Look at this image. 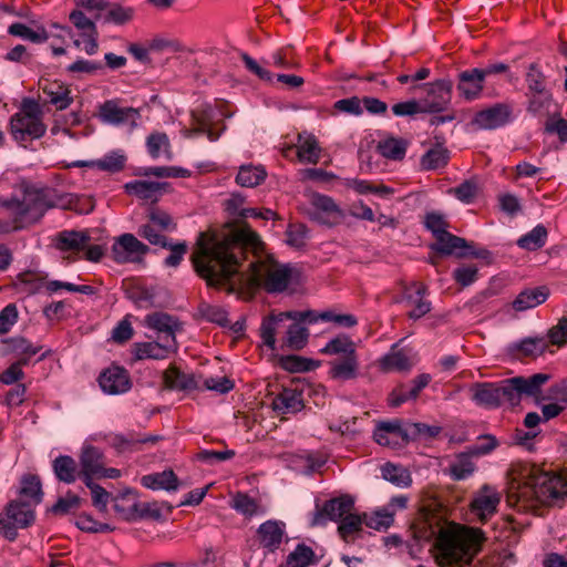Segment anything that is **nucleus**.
I'll return each instance as SVG.
<instances>
[{
	"label": "nucleus",
	"instance_id": "16",
	"mask_svg": "<svg viewBox=\"0 0 567 567\" xmlns=\"http://www.w3.org/2000/svg\"><path fill=\"white\" fill-rule=\"evenodd\" d=\"M374 441L382 446L399 449L409 443L406 426L400 420L380 422L373 432Z\"/></svg>",
	"mask_w": 567,
	"mask_h": 567
},
{
	"label": "nucleus",
	"instance_id": "53",
	"mask_svg": "<svg viewBox=\"0 0 567 567\" xmlns=\"http://www.w3.org/2000/svg\"><path fill=\"white\" fill-rule=\"evenodd\" d=\"M231 507L247 517L257 515L260 508L257 501L245 493H237L233 497Z\"/></svg>",
	"mask_w": 567,
	"mask_h": 567
},
{
	"label": "nucleus",
	"instance_id": "58",
	"mask_svg": "<svg viewBox=\"0 0 567 567\" xmlns=\"http://www.w3.org/2000/svg\"><path fill=\"white\" fill-rule=\"evenodd\" d=\"M309 332L306 327L292 323L287 330V344L293 350L302 349L308 340Z\"/></svg>",
	"mask_w": 567,
	"mask_h": 567
},
{
	"label": "nucleus",
	"instance_id": "19",
	"mask_svg": "<svg viewBox=\"0 0 567 567\" xmlns=\"http://www.w3.org/2000/svg\"><path fill=\"white\" fill-rule=\"evenodd\" d=\"M178 351L176 338L158 341L138 342L134 346V357L137 360L153 359L164 360Z\"/></svg>",
	"mask_w": 567,
	"mask_h": 567
},
{
	"label": "nucleus",
	"instance_id": "61",
	"mask_svg": "<svg viewBox=\"0 0 567 567\" xmlns=\"http://www.w3.org/2000/svg\"><path fill=\"white\" fill-rule=\"evenodd\" d=\"M137 234L142 238L146 239L151 245L161 247H166L168 245L167 237L162 235L161 230H158L150 220L148 223L140 226Z\"/></svg>",
	"mask_w": 567,
	"mask_h": 567
},
{
	"label": "nucleus",
	"instance_id": "17",
	"mask_svg": "<svg viewBox=\"0 0 567 567\" xmlns=\"http://www.w3.org/2000/svg\"><path fill=\"white\" fill-rule=\"evenodd\" d=\"M426 295L427 288L423 284L413 282L404 288L401 301L411 308L408 312L410 319L417 320L431 311L432 303L425 298Z\"/></svg>",
	"mask_w": 567,
	"mask_h": 567
},
{
	"label": "nucleus",
	"instance_id": "34",
	"mask_svg": "<svg viewBox=\"0 0 567 567\" xmlns=\"http://www.w3.org/2000/svg\"><path fill=\"white\" fill-rule=\"evenodd\" d=\"M549 297V289L546 286L528 288L518 293L513 301L516 311H525L544 303Z\"/></svg>",
	"mask_w": 567,
	"mask_h": 567
},
{
	"label": "nucleus",
	"instance_id": "52",
	"mask_svg": "<svg viewBox=\"0 0 567 567\" xmlns=\"http://www.w3.org/2000/svg\"><path fill=\"white\" fill-rule=\"evenodd\" d=\"M364 517L360 515L349 513L341 519L338 532L341 538L346 542H350L351 537L361 530Z\"/></svg>",
	"mask_w": 567,
	"mask_h": 567
},
{
	"label": "nucleus",
	"instance_id": "38",
	"mask_svg": "<svg viewBox=\"0 0 567 567\" xmlns=\"http://www.w3.org/2000/svg\"><path fill=\"white\" fill-rule=\"evenodd\" d=\"M409 142L401 137H386L378 143L377 150L381 156L391 161H402L405 157Z\"/></svg>",
	"mask_w": 567,
	"mask_h": 567
},
{
	"label": "nucleus",
	"instance_id": "37",
	"mask_svg": "<svg viewBox=\"0 0 567 567\" xmlns=\"http://www.w3.org/2000/svg\"><path fill=\"white\" fill-rule=\"evenodd\" d=\"M449 161L450 151L437 143L422 155L420 166L423 171H440L446 167Z\"/></svg>",
	"mask_w": 567,
	"mask_h": 567
},
{
	"label": "nucleus",
	"instance_id": "20",
	"mask_svg": "<svg viewBox=\"0 0 567 567\" xmlns=\"http://www.w3.org/2000/svg\"><path fill=\"white\" fill-rule=\"evenodd\" d=\"M353 504V498L349 495H342L326 502L323 507L315 513L312 525H323L327 519L334 522L343 519L351 512Z\"/></svg>",
	"mask_w": 567,
	"mask_h": 567
},
{
	"label": "nucleus",
	"instance_id": "35",
	"mask_svg": "<svg viewBox=\"0 0 567 567\" xmlns=\"http://www.w3.org/2000/svg\"><path fill=\"white\" fill-rule=\"evenodd\" d=\"M297 155L301 163L317 164L320 159L321 147L315 135L309 133L298 134Z\"/></svg>",
	"mask_w": 567,
	"mask_h": 567
},
{
	"label": "nucleus",
	"instance_id": "12",
	"mask_svg": "<svg viewBox=\"0 0 567 567\" xmlns=\"http://www.w3.org/2000/svg\"><path fill=\"white\" fill-rule=\"evenodd\" d=\"M113 508L121 519L132 522L145 517L150 512V504L141 503L137 492L127 488L113 497Z\"/></svg>",
	"mask_w": 567,
	"mask_h": 567
},
{
	"label": "nucleus",
	"instance_id": "42",
	"mask_svg": "<svg viewBox=\"0 0 567 567\" xmlns=\"http://www.w3.org/2000/svg\"><path fill=\"white\" fill-rule=\"evenodd\" d=\"M267 173L261 165L246 164L239 167L236 182L243 187H255L264 182Z\"/></svg>",
	"mask_w": 567,
	"mask_h": 567
},
{
	"label": "nucleus",
	"instance_id": "39",
	"mask_svg": "<svg viewBox=\"0 0 567 567\" xmlns=\"http://www.w3.org/2000/svg\"><path fill=\"white\" fill-rule=\"evenodd\" d=\"M166 183L148 182V181H133L124 185L128 194H134L137 197L146 200H155Z\"/></svg>",
	"mask_w": 567,
	"mask_h": 567
},
{
	"label": "nucleus",
	"instance_id": "15",
	"mask_svg": "<svg viewBox=\"0 0 567 567\" xmlns=\"http://www.w3.org/2000/svg\"><path fill=\"white\" fill-rule=\"evenodd\" d=\"M550 378L551 377L548 373H536L529 378L515 377L508 379L512 390L508 393L509 396H512L511 405H518L523 394L528 396H536L540 392L542 386L548 382Z\"/></svg>",
	"mask_w": 567,
	"mask_h": 567
},
{
	"label": "nucleus",
	"instance_id": "40",
	"mask_svg": "<svg viewBox=\"0 0 567 567\" xmlns=\"http://www.w3.org/2000/svg\"><path fill=\"white\" fill-rule=\"evenodd\" d=\"M466 247L467 243L464 238L457 237L447 230L437 237L436 243L432 246L434 250L442 255L457 254L460 256H463L464 252H458V250L465 249Z\"/></svg>",
	"mask_w": 567,
	"mask_h": 567
},
{
	"label": "nucleus",
	"instance_id": "29",
	"mask_svg": "<svg viewBox=\"0 0 567 567\" xmlns=\"http://www.w3.org/2000/svg\"><path fill=\"white\" fill-rule=\"evenodd\" d=\"M164 381L166 386L172 390L192 391L200 389V378L193 373H184L176 367H171L165 371Z\"/></svg>",
	"mask_w": 567,
	"mask_h": 567
},
{
	"label": "nucleus",
	"instance_id": "44",
	"mask_svg": "<svg viewBox=\"0 0 567 567\" xmlns=\"http://www.w3.org/2000/svg\"><path fill=\"white\" fill-rule=\"evenodd\" d=\"M126 156L121 151H113L102 158L92 161L91 166L100 171L116 173L124 168Z\"/></svg>",
	"mask_w": 567,
	"mask_h": 567
},
{
	"label": "nucleus",
	"instance_id": "22",
	"mask_svg": "<svg viewBox=\"0 0 567 567\" xmlns=\"http://www.w3.org/2000/svg\"><path fill=\"white\" fill-rule=\"evenodd\" d=\"M272 410L278 414H295L305 408L302 391L284 388L271 402Z\"/></svg>",
	"mask_w": 567,
	"mask_h": 567
},
{
	"label": "nucleus",
	"instance_id": "60",
	"mask_svg": "<svg viewBox=\"0 0 567 567\" xmlns=\"http://www.w3.org/2000/svg\"><path fill=\"white\" fill-rule=\"evenodd\" d=\"M514 348L525 355H533L543 353L547 348V342L544 337H529L516 343Z\"/></svg>",
	"mask_w": 567,
	"mask_h": 567
},
{
	"label": "nucleus",
	"instance_id": "41",
	"mask_svg": "<svg viewBox=\"0 0 567 567\" xmlns=\"http://www.w3.org/2000/svg\"><path fill=\"white\" fill-rule=\"evenodd\" d=\"M19 494L25 498V503H31L34 507L39 505L43 496L40 478L35 475L23 476Z\"/></svg>",
	"mask_w": 567,
	"mask_h": 567
},
{
	"label": "nucleus",
	"instance_id": "56",
	"mask_svg": "<svg viewBox=\"0 0 567 567\" xmlns=\"http://www.w3.org/2000/svg\"><path fill=\"white\" fill-rule=\"evenodd\" d=\"M393 520V513L390 511V508L378 509L371 516L364 515V524L368 527L377 530L389 528Z\"/></svg>",
	"mask_w": 567,
	"mask_h": 567
},
{
	"label": "nucleus",
	"instance_id": "23",
	"mask_svg": "<svg viewBox=\"0 0 567 567\" xmlns=\"http://www.w3.org/2000/svg\"><path fill=\"white\" fill-rule=\"evenodd\" d=\"M144 324L148 329L155 330L163 336L158 339L176 338V332L182 331L181 322L173 316L165 312H153L144 318Z\"/></svg>",
	"mask_w": 567,
	"mask_h": 567
},
{
	"label": "nucleus",
	"instance_id": "1",
	"mask_svg": "<svg viewBox=\"0 0 567 567\" xmlns=\"http://www.w3.org/2000/svg\"><path fill=\"white\" fill-rule=\"evenodd\" d=\"M264 244L248 225L227 226L208 239L202 233L192 261L210 288L250 299L259 287L269 293L285 291L293 269L271 258L261 259Z\"/></svg>",
	"mask_w": 567,
	"mask_h": 567
},
{
	"label": "nucleus",
	"instance_id": "45",
	"mask_svg": "<svg viewBox=\"0 0 567 567\" xmlns=\"http://www.w3.org/2000/svg\"><path fill=\"white\" fill-rule=\"evenodd\" d=\"M320 352L329 355L343 354L344 357L357 354L354 342L346 336H339L330 340Z\"/></svg>",
	"mask_w": 567,
	"mask_h": 567
},
{
	"label": "nucleus",
	"instance_id": "6",
	"mask_svg": "<svg viewBox=\"0 0 567 567\" xmlns=\"http://www.w3.org/2000/svg\"><path fill=\"white\" fill-rule=\"evenodd\" d=\"M35 519L34 506L20 499L11 501L0 514V533L9 540H14L19 528H27Z\"/></svg>",
	"mask_w": 567,
	"mask_h": 567
},
{
	"label": "nucleus",
	"instance_id": "14",
	"mask_svg": "<svg viewBox=\"0 0 567 567\" xmlns=\"http://www.w3.org/2000/svg\"><path fill=\"white\" fill-rule=\"evenodd\" d=\"M501 494L496 488L484 485L474 495L471 511L481 523H485L496 514Z\"/></svg>",
	"mask_w": 567,
	"mask_h": 567
},
{
	"label": "nucleus",
	"instance_id": "55",
	"mask_svg": "<svg viewBox=\"0 0 567 567\" xmlns=\"http://www.w3.org/2000/svg\"><path fill=\"white\" fill-rule=\"evenodd\" d=\"M83 503V499L73 494L72 492H68L65 496L60 497L56 503L52 506L51 511L58 515H66L69 513L78 511Z\"/></svg>",
	"mask_w": 567,
	"mask_h": 567
},
{
	"label": "nucleus",
	"instance_id": "25",
	"mask_svg": "<svg viewBox=\"0 0 567 567\" xmlns=\"http://www.w3.org/2000/svg\"><path fill=\"white\" fill-rule=\"evenodd\" d=\"M483 83L484 73L481 69L465 70L458 75L457 90L464 99L472 101L480 96Z\"/></svg>",
	"mask_w": 567,
	"mask_h": 567
},
{
	"label": "nucleus",
	"instance_id": "63",
	"mask_svg": "<svg viewBox=\"0 0 567 567\" xmlns=\"http://www.w3.org/2000/svg\"><path fill=\"white\" fill-rule=\"evenodd\" d=\"M147 217L161 231H173L176 229V224L172 216L159 208H151Z\"/></svg>",
	"mask_w": 567,
	"mask_h": 567
},
{
	"label": "nucleus",
	"instance_id": "49",
	"mask_svg": "<svg viewBox=\"0 0 567 567\" xmlns=\"http://www.w3.org/2000/svg\"><path fill=\"white\" fill-rule=\"evenodd\" d=\"M381 368L385 371H404L411 368V361L403 350H395L393 348L392 351L381 359Z\"/></svg>",
	"mask_w": 567,
	"mask_h": 567
},
{
	"label": "nucleus",
	"instance_id": "57",
	"mask_svg": "<svg viewBox=\"0 0 567 567\" xmlns=\"http://www.w3.org/2000/svg\"><path fill=\"white\" fill-rule=\"evenodd\" d=\"M133 16V8L123 7L120 4H112L107 8V12L104 16V22L114 24H125L132 20Z\"/></svg>",
	"mask_w": 567,
	"mask_h": 567
},
{
	"label": "nucleus",
	"instance_id": "62",
	"mask_svg": "<svg viewBox=\"0 0 567 567\" xmlns=\"http://www.w3.org/2000/svg\"><path fill=\"white\" fill-rule=\"evenodd\" d=\"M313 557V550L306 545H298L287 557V564L290 567H307Z\"/></svg>",
	"mask_w": 567,
	"mask_h": 567
},
{
	"label": "nucleus",
	"instance_id": "18",
	"mask_svg": "<svg viewBox=\"0 0 567 567\" xmlns=\"http://www.w3.org/2000/svg\"><path fill=\"white\" fill-rule=\"evenodd\" d=\"M99 384L105 394L118 395L130 391L132 386L128 372L118 365H111L99 377Z\"/></svg>",
	"mask_w": 567,
	"mask_h": 567
},
{
	"label": "nucleus",
	"instance_id": "13",
	"mask_svg": "<svg viewBox=\"0 0 567 567\" xmlns=\"http://www.w3.org/2000/svg\"><path fill=\"white\" fill-rule=\"evenodd\" d=\"M100 120L110 125H131L136 126L140 120V112L134 107H124L115 100L105 101L99 107Z\"/></svg>",
	"mask_w": 567,
	"mask_h": 567
},
{
	"label": "nucleus",
	"instance_id": "4",
	"mask_svg": "<svg viewBox=\"0 0 567 567\" xmlns=\"http://www.w3.org/2000/svg\"><path fill=\"white\" fill-rule=\"evenodd\" d=\"M477 529L454 530L443 529L436 542L435 559L441 567H463L468 565L482 540Z\"/></svg>",
	"mask_w": 567,
	"mask_h": 567
},
{
	"label": "nucleus",
	"instance_id": "21",
	"mask_svg": "<svg viewBox=\"0 0 567 567\" xmlns=\"http://www.w3.org/2000/svg\"><path fill=\"white\" fill-rule=\"evenodd\" d=\"M79 458L82 481L96 478L105 465L103 451L90 444L83 445Z\"/></svg>",
	"mask_w": 567,
	"mask_h": 567
},
{
	"label": "nucleus",
	"instance_id": "59",
	"mask_svg": "<svg viewBox=\"0 0 567 567\" xmlns=\"http://www.w3.org/2000/svg\"><path fill=\"white\" fill-rule=\"evenodd\" d=\"M477 184L472 179L464 181L458 186L449 189V194L454 195L464 204L472 203L477 196Z\"/></svg>",
	"mask_w": 567,
	"mask_h": 567
},
{
	"label": "nucleus",
	"instance_id": "3",
	"mask_svg": "<svg viewBox=\"0 0 567 567\" xmlns=\"http://www.w3.org/2000/svg\"><path fill=\"white\" fill-rule=\"evenodd\" d=\"M20 194L1 206L12 215L11 219H0V235L9 234L23 228L27 224L39 221L51 208H71L73 197L70 194H59L51 187H39L32 184H22Z\"/></svg>",
	"mask_w": 567,
	"mask_h": 567
},
{
	"label": "nucleus",
	"instance_id": "31",
	"mask_svg": "<svg viewBox=\"0 0 567 567\" xmlns=\"http://www.w3.org/2000/svg\"><path fill=\"white\" fill-rule=\"evenodd\" d=\"M91 240L87 231L63 230L55 237V247L60 251L84 250Z\"/></svg>",
	"mask_w": 567,
	"mask_h": 567
},
{
	"label": "nucleus",
	"instance_id": "32",
	"mask_svg": "<svg viewBox=\"0 0 567 567\" xmlns=\"http://www.w3.org/2000/svg\"><path fill=\"white\" fill-rule=\"evenodd\" d=\"M141 484L153 491L175 492L178 489L179 481L172 470L144 475Z\"/></svg>",
	"mask_w": 567,
	"mask_h": 567
},
{
	"label": "nucleus",
	"instance_id": "50",
	"mask_svg": "<svg viewBox=\"0 0 567 567\" xmlns=\"http://www.w3.org/2000/svg\"><path fill=\"white\" fill-rule=\"evenodd\" d=\"M9 33L14 37H19L24 40H29L33 43H41L49 39L45 30L34 31L28 25L17 22L9 27Z\"/></svg>",
	"mask_w": 567,
	"mask_h": 567
},
{
	"label": "nucleus",
	"instance_id": "27",
	"mask_svg": "<svg viewBox=\"0 0 567 567\" xmlns=\"http://www.w3.org/2000/svg\"><path fill=\"white\" fill-rule=\"evenodd\" d=\"M431 375L423 373L417 375L411 381L410 386L401 385L400 388L392 391L389 396V404L393 408L400 406L402 403L414 400L419 396L420 392L429 385Z\"/></svg>",
	"mask_w": 567,
	"mask_h": 567
},
{
	"label": "nucleus",
	"instance_id": "9",
	"mask_svg": "<svg viewBox=\"0 0 567 567\" xmlns=\"http://www.w3.org/2000/svg\"><path fill=\"white\" fill-rule=\"evenodd\" d=\"M425 95L419 101L423 113H440L447 109L452 99L453 83L449 79L436 80L423 85Z\"/></svg>",
	"mask_w": 567,
	"mask_h": 567
},
{
	"label": "nucleus",
	"instance_id": "64",
	"mask_svg": "<svg viewBox=\"0 0 567 567\" xmlns=\"http://www.w3.org/2000/svg\"><path fill=\"white\" fill-rule=\"evenodd\" d=\"M10 346L11 352L17 355L32 357L40 351V347L33 346L29 340L23 337H13L4 341Z\"/></svg>",
	"mask_w": 567,
	"mask_h": 567
},
{
	"label": "nucleus",
	"instance_id": "11",
	"mask_svg": "<svg viewBox=\"0 0 567 567\" xmlns=\"http://www.w3.org/2000/svg\"><path fill=\"white\" fill-rule=\"evenodd\" d=\"M514 105V102L496 103L476 113L473 124L481 130L502 127L513 121Z\"/></svg>",
	"mask_w": 567,
	"mask_h": 567
},
{
	"label": "nucleus",
	"instance_id": "33",
	"mask_svg": "<svg viewBox=\"0 0 567 567\" xmlns=\"http://www.w3.org/2000/svg\"><path fill=\"white\" fill-rule=\"evenodd\" d=\"M473 456L470 450L457 454L444 470V473L454 481L467 480L476 470L475 463L472 461Z\"/></svg>",
	"mask_w": 567,
	"mask_h": 567
},
{
	"label": "nucleus",
	"instance_id": "8",
	"mask_svg": "<svg viewBox=\"0 0 567 567\" xmlns=\"http://www.w3.org/2000/svg\"><path fill=\"white\" fill-rule=\"evenodd\" d=\"M307 213L311 220L328 227L337 226L344 219L343 210L333 198L319 193L310 195Z\"/></svg>",
	"mask_w": 567,
	"mask_h": 567
},
{
	"label": "nucleus",
	"instance_id": "46",
	"mask_svg": "<svg viewBox=\"0 0 567 567\" xmlns=\"http://www.w3.org/2000/svg\"><path fill=\"white\" fill-rule=\"evenodd\" d=\"M382 476L384 480L400 487H408L412 483L410 472L400 465L386 463L382 467Z\"/></svg>",
	"mask_w": 567,
	"mask_h": 567
},
{
	"label": "nucleus",
	"instance_id": "7",
	"mask_svg": "<svg viewBox=\"0 0 567 567\" xmlns=\"http://www.w3.org/2000/svg\"><path fill=\"white\" fill-rule=\"evenodd\" d=\"M509 380L499 382H475L470 386L471 400L480 408L495 410L504 402L511 404Z\"/></svg>",
	"mask_w": 567,
	"mask_h": 567
},
{
	"label": "nucleus",
	"instance_id": "5",
	"mask_svg": "<svg viewBox=\"0 0 567 567\" xmlns=\"http://www.w3.org/2000/svg\"><path fill=\"white\" fill-rule=\"evenodd\" d=\"M43 111L33 99H23L19 112L11 116L10 130L17 142L38 140L47 132Z\"/></svg>",
	"mask_w": 567,
	"mask_h": 567
},
{
	"label": "nucleus",
	"instance_id": "28",
	"mask_svg": "<svg viewBox=\"0 0 567 567\" xmlns=\"http://www.w3.org/2000/svg\"><path fill=\"white\" fill-rule=\"evenodd\" d=\"M329 375L336 381H350L359 377L358 354L343 357L330 362Z\"/></svg>",
	"mask_w": 567,
	"mask_h": 567
},
{
	"label": "nucleus",
	"instance_id": "47",
	"mask_svg": "<svg viewBox=\"0 0 567 567\" xmlns=\"http://www.w3.org/2000/svg\"><path fill=\"white\" fill-rule=\"evenodd\" d=\"M528 97L527 112L533 115H542L549 112L553 103V95L549 91L542 93H526Z\"/></svg>",
	"mask_w": 567,
	"mask_h": 567
},
{
	"label": "nucleus",
	"instance_id": "36",
	"mask_svg": "<svg viewBox=\"0 0 567 567\" xmlns=\"http://www.w3.org/2000/svg\"><path fill=\"white\" fill-rule=\"evenodd\" d=\"M291 312H279L271 313L262 319L260 324V338L266 347L270 350L276 349V332L279 326L285 322L287 319H290Z\"/></svg>",
	"mask_w": 567,
	"mask_h": 567
},
{
	"label": "nucleus",
	"instance_id": "51",
	"mask_svg": "<svg viewBox=\"0 0 567 567\" xmlns=\"http://www.w3.org/2000/svg\"><path fill=\"white\" fill-rule=\"evenodd\" d=\"M525 81L527 84L526 93L548 91L546 87V76L537 63H532L528 66Z\"/></svg>",
	"mask_w": 567,
	"mask_h": 567
},
{
	"label": "nucleus",
	"instance_id": "10",
	"mask_svg": "<svg viewBox=\"0 0 567 567\" xmlns=\"http://www.w3.org/2000/svg\"><path fill=\"white\" fill-rule=\"evenodd\" d=\"M150 248L132 234L118 236L112 245L113 259L117 264L140 262Z\"/></svg>",
	"mask_w": 567,
	"mask_h": 567
},
{
	"label": "nucleus",
	"instance_id": "2",
	"mask_svg": "<svg viewBox=\"0 0 567 567\" xmlns=\"http://www.w3.org/2000/svg\"><path fill=\"white\" fill-rule=\"evenodd\" d=\"M506 501L523 513L536 514L542 505L561 507L567 503V475L524 466L513 477Z\"/></svg>",
	"mask_w": 567,
	"mask_h": 567
},
{
	"label": "nucleus",
	"instance_id": "30",
	"mask_svg": "<svg viewBox=\"0 0 567 567\" xmlns=\"http://www.w3.org/2000/svg\"><path fill=\"white\" fill-rule=\"evenodd\" d=\"M53 473L59 482L72 484L78 478L82 480L81 468L76 461L69 455H59L52 462Z\"/></svg>",
	"mask_w": 567,
	"mask_h": 567
},
{
	"label": "nucleus",
	"instance_id": "43",
	"mask_svg": "<svg viewBox=\"0 0 567 567\" xmlns=\"http://www.w3.org/2000/svg\"><path fill=\"white\" fill-rule=\"evenodd\" d=\"M547 235L546 227L537 225L517 240V246L529 251L540 249L546 244Z\"/></svg>",
	"mask_w": 567,
	"mask_h": 567
},
{
	"label": "nucleus",
	"instance_id": "24",
	"mask_svg": "<svg viewBox=\"0 0 567 567\" xmlns=\"http://www.w3.org/2000/svg\"><path fill=\"white\" fill-rule=\"evenodd\" d=\"M285 523L269 519L262 523L257 530L260 545L268 551L277 550L285 536Z\"/></svg>",
	"mask_w": 567,
	"mask_h": 567
},
{
	"label": "nucleus",
	"instance_id": "48",
	"mask_svg": "<svg viewBox=\"0 0 567 567\" xmlns=\"http://www.w3.org/2000/svg\"><path fill=\"white\" fill-rule=\"evenodd\" d=\"M147 150L153 158L165 155L167 159L172 158L169 151V140L165 133H153L147 137Z\"/></svg>",
	"mask_w": 567,
	"mask_h": 567
},
{
	"label": "nucleus",
	"instance_id": "54",
	"mask_svg": "<svg viewBox=\"0 0 567 567\" xmlns=\"http://www.w3.org/2000/svg\"><path fill=\"white\" fill-rule=\"evenodd\" d=\"M143 176L185 178L190 175L189 171L176 166L145 167L138 173Z\"/></svg>",
	"mask_w": 567,
	"mask_h": 567
},
{
	"label": "nucleus",
	"instance_id": "26",
	"mask_svg": "<svg viewBox=\"0 0 567 567\" xmlns=\"http://www.w3.org/2000/svg\"><path fill=\"white\" fill-rule=\"evenodd\" d=\"M40 87L45 95V102L55 106L56 110H65L73 101L69 86L58 81H40Z\"/></svg>",
	"mask_w": 567,
	"mask_h": 567
}]
</instances>
